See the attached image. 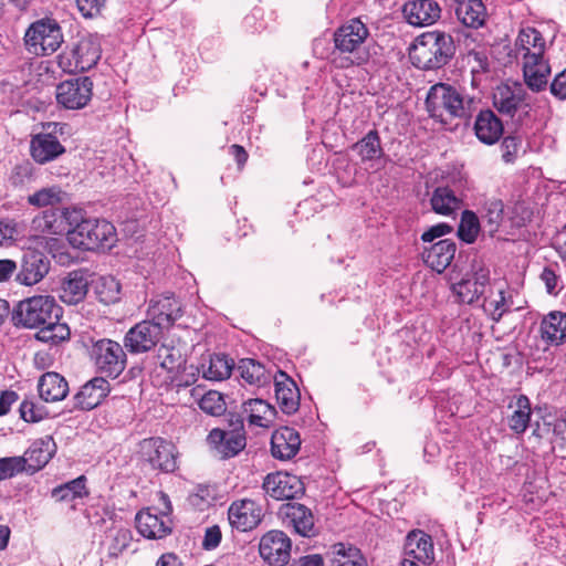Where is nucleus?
<instances>
[{"label":"nucleus","mask_w":566,"mask_h":566,"mask_svg":"<svg viewBox=\"0 0 566 566\" xmlns=\"http://www.w3.org/2000/svg\"><path fill=\"white\" fill-rule=\"evenodd\" d=\"M369 36L367 25L358 18H353L338 27L333 34L334 50L329 54V63L338 70L365 65L369 53L365 42Z\"/></svg>","instance_id":"1"},{"label":"nucleus","mask_w":566,"mask_h":566,"mask_svg":"<svg viewBox=\"0 0 566 566\" xmlns=\"http://www.w3.org/2000/svg\"><path fill=\"white\" fill-rule=\"evenodd\" d=\"M455 43L444 31H429L419 35L410 53L415 66L421 70H438L447 65L455 54Z\"/></svg>","instance_id":"2"},{"label":"nucleus","mask_w":566,"mask_h":566,"mask_svg":"<svg viewBox=\"0 0 566 566\" xmlns=\"http://www.w3.org/2000/svg\"><path fill=\"white\" fill-rule=\"evenodd\" d=\"M76 223L69 230V243L76 249L96 250L111 248L116 240L115 227L104 220L85 218L78 210Z\"/></svg>","instance_id":"3"},{"label":"nucleus","mask_w":566,"mask_h":566,"mask_svg":"<svg viewBox=\"0 0 566 566\" xmlns=\"http://www.w3.org/2000/svg\"><path fill=\"white\" fill-rule=\"evenodd\" d=\"M471 99L465 101L463 95L453 86L437 83L430 87L426 106L432 118L444 123L449 118H463L470 113Z\"/></svg>","instance_id":"4"},{"label":"nucleus","mask_w":566,"mask_h":566,"mask_svg":"<svg viewBox=\"0 0 566 566\" xmlns=\"http://www.w3.org/2000/svg\"><path fill=\"white\" fill-rule=\"evenodd\" d=\"M56 315H62V308L55 300L48 295H38L19 302L13 310L12 319L15 326L42 328L45 324H51Z\"/></svg>","instance_id":"5"},{"label":"nucleus","mask_w":566,"mask_h":566,"mask_svg":"<svg viewBox=\"0 0 566 566\" xmlns=\"http://www.w3.org/2000/svg\"><path fill=\"white\" fill-rule=\"evenodd\" d=\"M63 42L60 24L50 18L33 22L24 34V43L29 52L35 55H49L55 52Z\"/></svg>","instance_id":"6"},{"label":"nucleus","mask_w":566,"mask_h":566,"mask_svg":"<svg viewBox=\"0 0 566 566\" xmlns=\"http://www.w3.org/2000/svg\"><path fill=\"white\" fill-rule=\"evenodd\" d=\"M99 57V43L93 38H83L57 56V64L66 73L85 72L95 66Z\"/></svg>","instance_id":"7"},{"label":"nucleus","mask_w":566,"mask_h":566,"mask_svg":"<svg viewBox=\"0 0 566 566\" xmlns=\"http://www.w3.org/2000/svg\"><path fill=\"white\" fill-rule=\"evenodd\" d=\"M124 348L109 338H103L93 344L91 355L101 374L116 378L124 371L127 364Z\"/></svg>","instance_id":"8"},{"label":"nucleus","mask_w":566,"mask_h":566,"mask_svg":"<svg viewBox=\"0 0 566 566\" xmlns=\"http://www.w3.org/2000/svg\"><path fill=\"white\" fill-rule=\"evenodd\" d=\"M493 105L501 114L521 118L528 114L532 96L521 83L501 84L494 90Z\"/></svg>","instance_id":"9"},{"label":"nucleus","mask_w":566,"mask_h":566,"mask_svg":"<svg viewBox=\"0 0 566 566\" xmlns=\"http://www.w3.org/2000/svg\"><path fill=\"white\" fill-rule=\"evenodd\" d=\"M138 453L140 460L154 470L171 473L177 469L176 447L160 437L144 439L139 443Z\"/></svg>","instance_id":"10"},{"label":"nucleus","mask_w":566,"mask_h":566,"mask_svg":"<svg viewBox=\"0 0 566 566\" xmlns=\"http://www.w3.org/2000/svg\"><path fill=\"white\" fill-rule=\"evenodd\" d=\"M160 500L165 506L160 512L153 513L150 509L142 510L136 514V528L146 538L155 539L166 537L171 533V520L169 514L172 506L167 494L161 493Z\"/></svg>","instance_id":"11"},{"label":"nucleus","mask_w":566,"mask_h":566,"mask_svg":"<svg viewBox=\"0 0 566 566\" xmlns=\"http://www.w3.org/2000/svg\"><path fill=\"white\" fill-rule=\"evenodd\" d=\"M164 331L150 318L142 321L127 331L123 339V346L130 354L147 353L158 345Z\"/></svg>","instance_id":"12"},{"label":"nucleus","mask_w":566,"mask_h":566,"mask_svg":"<svg viewBox=\"0 0 566 566\" xmlns=\"http://www.w3.org/2000/svg\"><path fill=\"white\" fill-rule=\"evenodd\" d=\"M93 95V82L88 76H80L61 82L55 96L59 105L66 109L84 108Z\"/></svg>","instance_id":"13"},{"label":"nucleus","mask_w":566,"mask_h":566,"mask_svg":"<svg viewBox=\"0 0 566 566\" xmlns=\"http://www.w3.org/2000/svg\"><path fill=\"white\" fill-rule=\"evenodd\" d=\"M207 442L222 460L238 455L247 446L242 421L238 420L237 426L231 430L212 429L207 437Z\"/></svg>","instance_id":"14"},{"label":"nucleus","mask_w":566,"mask_h":566,"mask_svg":"<svg viewBox=\"0 0 566 566\" xmlns=\"http://www.w3.org/2000/svg\"><path fill=\"white\" fill-rule=\"evenodd\" d=\"M264 517L263 506L251 499L233 501L228 509L230 525L239 532L255 530Z\"/></svg>","instance_id":"15"},{"label":"nucleus","mask_w":566,"mask_h":566,"mask_svg":"<svg viewBox=\"0 0 566 566\" xmlns=\"http://www.w3.org/2000/svg\"><path fill=\"white\" fill-rule=\"evenodd\" d=\"M291 538L279 530L265 533L259 544V553L271 566H285L291 558Z\"/></svg>","instance_id":"16"},{"label":"nucleus","mask_w":566,"mask_h":566,"mask_svg":"<svg viewBox=\"0 0 566 566\" xmlns=\"http://www.w3.org/2000/svg\"><path fill=\"white\" fill-rule=\"evenodd\" d=\"M78 209L46 210L32 220V228L41 233L66 234L69 240V230L72 223H76Z\"/></svg>","instance_id":"17"},{"label":"nucleus","mask_w":566,"mask_h":566,"mask_svg":"<svg viewBox=\"0 0 566 566\" xmlns=\"http://www.w3.org/2000/svg\"><path fill=\"white\" fill-rule=\"evenodd\" d=\"M279 514L283 523L287 527H293L296 534L303 537H313L317 534L314 515L305 505L289 502L280 507Z\"/></svg>","instance_id":"18"},{"label":"nucleus","mask_w":566,"mask_h":566,"mask_svg":"<svg viewBox=\"0 0 566 566\" xmlns=\"http://www.w3.org/2000/svg\"><path fill=\"white\" fill-rule=\"evenodd\" d=\"M263 490L274 500H292L303 494L304 485L296 475L276 472L266 475Z\"/></svg>","instance_id":"19"},{"label":"nucleus","mask_w":566,"mask_h":566,"mask_svg":"<svg viewBox=\"0 0 566 566\" xmlns=\"http://www.w3.org/2000/svg\"><path fill=\"white\" fill-rule=\"evenodd\" d=\"M406 21L413 27H426L437 22L441 8L436 0H408L402 7Z\"/></svg>","instance_id":"20"},{"label":"nucleus","mask_w":566,"mask_h":566,"mask_svg":"<svg viewBox=\"0 0 566 566\" xmlns=\"http://www.w3.org/2000/svg\"><path fill=\"white\" fill-rule=\"evenodd\" d=\"M405 557L417 560L422 565H431L434 562L432 537L421 530L409 532L405 541Z\"/></svg>","instance_id":"21"},{"label":"nucleus","mask_w":566,"mask_h":566,"mask_svg":"<svg viewBox=\"0 0 566 566\" xmlns=\"http://www.w3.org/2000/svg\"><path fill=\"white\" fill-rule=\"evenodd\" d=\"M180 316V303L172 295H164L150 302L148 317L163 329H168Z\"/></svg>","instance_id":"22"},{"label":"nucleus","mask_w":566,"mask_h":566,"mask_svg":"<svg viewBox=\"0 0 566 566\" xmlns=\"http://www.w3.org/2000/svg\"><path fill=\"white\" fill-rule=\"evenodd\" d=\"M111 385L104 377H94L75 395V406L82 410L96 408L109 394Z\"/></svg>","instance_id":"23"},{"label":"nucleus","mask_w":566,"mask_h":566,"mask_svg":"<svg viewBox=\"0 0 566 566\" xmlns=\"http://www.w3.org/2000/svg\"><path fill=\"white\" fill-rule=\"evenodd\" d=\"M55 451V442L49 436L33 441L22 455L24 471L34 473L41 470L52 459Z\"/></svg>","instance_id":"24"},{"label":"nucleus","mask_w":566,"mask_h":566,"mask_svg":"<svg viewBox=\"0 0 566 566\" xmlns=\"http://www.w3.org/2000/svg\"><path fill=\"white\" fill-rule=\"evenodd\" d=\"M300 447V434L293 428L282 427L272 434L271 452L275 459L290 460L296 455Z\"/></svg>","instance_id":"25"},{"label":"nucleus","mask_w":566,"mask_h":566,"mask_svg":"<svg viewBox=\"0 0 566 566\" xmlns=\"http://www.w3.org/2000/svg\"><path fill=\"white\" fill-rule=\"evenodd\" d=\"M458 21L467 28H482L488 20L486 7L482 0H453Z\"/></svg>","instance_id":"26"},{"label":"nucleus","mask_w":566,"mask_h":566,"mask_svg":"<svg viewBox=\"0 0 566 566\" xmlns=\"http://www.w3.org/2000/svg\"><path fill=\"white\" fill-rule=\"evenodd\" d=\"M515 50L523 62L539 59L544 56L545 40L539 31L527 27L520 31L515 41Z\"/></svg>","instance_id":"27"},{"label":"nucleus","mask_w":566,"mask_h":566,"mask_svg":"<svg viewBox=\"0 0 566 566\" xmlns=\"http://www.w3.org/2000/svg\"><path fill=\"white\" fill-rule=\"evenodd\" d=\"M457 251L455 242L442 239L422 253L424 263L437 273H442L452 262Z\"/></svg>","instance_id":"28"},{"label":"nucleus","mask_w":566,"mask_h":566,"mask_svg":"<svg viewBox=\"0 0 566 566\" xmlns=\"http://www.w3.org/2000/svg\"><path fill=\"white\" fill-rule=\"evenodd\" d=\"M275 397L284 413L292 415L298 410L300 390L295 381L285 373L280 374V379L275 378Z\"/></svg>","instance_id":"29"},{"label":"nucleus","mask_w":566,"mask_h":566,"mask_svg":"<svg viewBox=\"0 0 566 566\" xmlns=\"http://www.w3.org/2000/svg\"><path fill=\"white\" fill-rule=\"evenodd\" d=\"M31 156L39 164H45L62 155L64 146L52 134H38L31 139Z\"/></svg>","instance_id":"30"},{"label":"nucleus","mask_w":566,"mask_h":566,"mask_svg":"<svg viewBox=\"0 0 566 566\" xmlns=\"http://www.w3.org/2000/svg\"><path fill=\"white\" fill-rule=\"evenodd\" d=\"M474 132L479 140L493 145L503 134V124L491 109L481 111L474 123Z\"/></svg>","instance_id":"31"},{"label":"nucleus","mask_w":566,"mask_h":566,"mask_svg":"<svg viewBox=\"0 0 566 566\" xmlns=\"http://www.w3.org/2000/svg\"><path fill=\"white\" fill-rule=\"evenodd\" d=\"M239 377L252 387H266L271 384L272 374L263 364L253 358H242L237 366Z\"/></svg>","instance_id":"32"},{"label":"nucleus","mask_w":566,"mask_h":566,"mask_svg":"<svg viewBox=\"0 0 566 566\" xmlns=\"http://www.w3.org/2000/svg\"><path fill=\"white\" fill-rule=\"evenodd\" d=\"M38 389L40 397L46 402L63 400L70 390L66 379L54 371L45 373L40 377Z\"/></svg>","instance_id":"33"},{"label":"nucleus","mask_w":566,"mask_h":566,"mask_svg":"<svg viewBox=\"0 0 566 566\" xmlns=\"http://www.w3.org/2000/svg\"><path fill=\"white\" fill-rule=\"evenodd\" d=\"M551 67L544 56L523 62V75L526 85L534 92L545 90Z\"/></svg>","instance_id":"34"},{"label":"nucleus","mask_w":566,"mask_h":566,"mask_svg":"<svg viewBox=\"0 0 566 566\" xmlns=\"http://www.w3.org/2000/svg\"><path fill=\"white\" fill-rule=\"evenodd\" d=\"M50 262L40 252L31 251L23 258L22 270L20 276H22V283H40L44 276L49 273Z\"/></svg>","instance_id":"35"},{"label":"nucleus","mask_w":566,"mask_h":566,"mask_svg":"<svg viewBox=\"0 0 566 566\" xmlns=\"http://www.w3.org/2000/svg\"><path fill=\"white\" fill-rule=\"evenodd\" d=\"M234 363L224 354H212L201 364L203 378L212 381L228 379L233 370Z\"/></svg>","instance_id":"36"},{"label":"nucleus","mask_w":566,"mask_h":566,"mask_svg":"<svg viewBox=\"0 0 566 566\" xmlns=\"http://www.w3.org/2000/svg\"><path fill=\"white\" fill-rule=\"evenodd\" d=\"M329 566H367L366 558L361 552L352 545L337 543L327 553Z\"/></svg>","instance_id":"37"},{"label":"nucleus","mask_w":566,"mask_h":566,"mask_svg":"<svg viewBox=\"0 0 566 566\" xmlns=\"http://www.w3.org/2000/svg\"><path fill=\"white\" fill-rule=\"evenodd\" d=\"M541 335L551 344H560L566 339V314L552 312L541 323Z\"/></svg>","instance_id":"38"},{"label":"nucleus","mask_w":566,"mask_h":566,"mask_svg":"<svg viewBox=\"0 0 566 566\" xmlns=\"http://www.w3.org/2000/svg\"><path fill=\"white\" fill-rule=\"evenodd\" d=\"M430 203L436 213L450 217L461 208L462 200L449 187H438L431 195Z\"/></svg>","instance_id":"39"},{"label":"nucleus","mask_w":566,"mask_h":566,"mask_svg":"<svg viewBox=\"0 0 566 566\" xmlns=\"http://www.w3.org/2000/svg\"><path fill=\"white\" fill-rule=\"evenodd\" d=\"M243 412L251 424L266 427L274 417L275 409L263 399H249L242 405Z\"/></svg>","instance_id":"40"},{"label":"nucleus","mask_w":566,"mask_h":566,"mask_svg":"<svg viewBox=\"0 0 566 566\" xmlns=\"http://www.w3.org/2000/svg\"><path fill=\"white\" fill-rule=\"evenodd\" d=\"M363 161H370L380 158L384 155L380 137L376 129L368 132L360 140L353 145Z\"/></svg>","instance_id":"41"},{"label":"nucleus","mask_w":566,"mask_h":566,"mask_svg":"<svg viewBox=\"0 0 566 566\" xmlns=\"http://www.w3.org/2000/svg\"><path fill=\"white\" fill-rule=\"evenodd\" d=\"M87 495L85 478L78 476L72 481L61 484L52 490V497L57 502H70Z\"/></svg>","instance_id":"42"},{"label":"nucleus","mask_w":566,"mask_h":566,"mask_svg":"<svg viewBox=\"0 0 566 566\" xmlns=\"http://www.w3.org/2000/svg\"><path fill=\"white\" fill-rule=\"evenodd\" d=\"M486 306L491 311L492 318L496 322L500 321L506 312L522 308V305L515 304L511 292L505 290H499L494 297L486 301Z\"/></svg>","instance_id":"43"},{"label":"nucleus","mask_w":566,"mask_h":566,"mask_svg":"<svg viewBox=\"0 0 566 566\" xmlns=\"http://www.w3.org/2000/svg\"><path fill=\"white\" fill-rule=\"evenodd\" d=\"M531 420V402L530 399L521 395L516 399V410L509 418V427L515 433H523L528 427Z\"/></svg>","instance_id":"44"},{"label":"nucleus","mask_w":566,"mask_h":566,"mask_svg":"<svg viewBox=\"0 0 566 566\" xmlns=\"http://www.w3.org/2000/svg\"><path fill=\"white\" fill-rule=\"evenodd\" d=\"M62 315H56L55 319H51V324H45L36 333V338L41 342L57 344L70 337V328L66 324L60 323Z\"/></svg>","instance_id":"45"},{"label":"nucleus","mask_w":566,"mask_h":566,"mask_svg":"<svg viewBox=\"0 0 566 566\" xmlns=\"http://www.w3.org/2000/svg\"><path fill=\"white\" fill-rule=\"evenodd\" d=\"M65 197V192L56 186L42 188L28 197V203L43 208L61 203Z\"/></svg>","instance_id":"46"},{"label":"nucleus","mask_w":566,"mask_h":566,"mask_svg":"<svg viewBox=\"0 0 566 566\" xmlns=\"http://www.w3.org/2000/svg\"><path fill=\"white\" fill-rule=\"evenodd\" d=\"M154 358L155 364L169 373L175 371L185 361L178 348L165 344L157 348Z\"/></svg>","instance_id":"47"},{"label":"nucleus","mask_w":566,"mask_h":566,"mask_svg":"<svg viewBox=\"0 0 566 566\" xmlns=\"http://www.w3.org/2000/svg\"><path fill=\"white\" fill-rule=\"evenodd\" d=\"M504 205L500 199H489L484 202L481 217L489 227V232L494 233L497 231L503 220Z\"/></svg>","instance_id":"48"},{"label":"nucleus","mask_w":566,"mask_h":566,"mask_svg":"<svg viewBox=\"0 0 566 566\" xmlns=\"http://www.w3.org/2000/svg\"><path fill=\"white\" fill-rule=\"evenodd\" d=\"M480 232V221L478 216L470 210H464L458 228V237L465 243H473Z\"/></svg>","instance_id":"49"},{"label":"nucleus","mask_w":566,"mask_h":566,"mask_svg":"<svg viewBox=\"0 0 566 566\" xmlns=\"http://www.w3.org/2000/svg\"><path fill=\"white\" fill-rule=\"evenodd\" d=\"M109 543L107 546V553L109 557L119 556L130 544L132 532L125 527H114L109 530L107 534Z\"/></svg>","instance_id":"50"},{"label":"nucleus","mask_w":566,"mask_h":566,"mask_svg":"<svg viewBox=\"0 0 566 566\" xmlns=\"http://www.w3.org/2000/svg\"><path fill=\"white\" fill-rule=\"evenodd\" d=\"M200 409L211 416H220L226 410V402L220 392L208 391L199 401Z\"/></svg>","instance_id":"51"},{"label":"nucleus","mask_w":566,"mask_h":566,"mask_svg":"<svg viewBox=\"0 0 566 566\" xmlns=\"http://www.w3.org/2000/svg\"><path fill=\"white\" fill-rule=\"evenodd\" d=\"M450 289L455 302L462 304H474L483 294V291H480L478 285H450Z\"/></svg>","instance_id":"52"},{"label":"nucleus","mask_w":566,"mask_h":566,"mask_svg":"<svg viewBox=\"0 0 566 566\" xmlns=\"http://www.w3.org/2000/svg\"><path fill=\"white\" fill-rule=\"evenodd\" d=\"M24 471L22 457L0 458V481L11 479Z\"/></svg>","instance_id":"53"},{"label":"nucleus","mask_w":566,"mask_h":566,"mask_svg":"<svg viewBox=\"0 0 566 566\" xmlns=\"http://www.w3.org/2000/svg\"><path fill=\"white\" fill-rule=\"evenodd\" d=\"M522 147V138L518 136H506L501 143V157L506 164H512L518 157Z\"/></svg>","instance_id":"54"},{"label":"nucleus","mask_w":566,"mask_h":566,"mask_svg":"<svg viewBox=\"0 0 566 566\" xmlns=\"http://www.w3.org/2000/svg\"><path fill=\"white\" fill-rule=\"evenodd\" d=\"M88 285H61L60 298L69 305H75L84 300Z\"/></svg>","instance_id":"55"},{"label":"nucleus","mask_w":566,"mask_h":566,"mask_svg":"<svg viewBox=\"0 0 566 566\" xmlns=\"http://www.w3.org/2000/svg\"><path fill=\"white\" fill-rule=\"evenodd\" d=\"M45 415V409L36 406L33 401L24 400L20 405V416L27 422L41 421Z\"/></svg>","instance_id":"56"},{"label":"nucleus","mask_w":566,"mask_h":566,"mask_svg":"<svg viewBox=\"0 0 566 566\" xmlns=\"http://www.w3.org/2000/svg\"><path fill=\"white\" fill-rule=\"evenodd\" d=\"M467 63L473 76L489 70V60L483 51H470L467 55Z\"/></svg>","instance_id":"57"},{"label":"nucleus","mask_w":566,"mask_h":566,"mask_svg":"<svg viewBox=\"0 0 566 566\" xmlns=\"http://www.w3.org/2000/svg\"><path fill=\"white\" fill-rule=\"evenodd\" d=\"M94 293L99 302L112 304L119 300L122 285H94Z\"/></svg>","instance_id":"58"},{"label":"nucleus","mask_w":566,"mask_h":566,"mask_svg":"<svg viewBox=\"0 0 566 566\" xmlns=\"http://www.w3.org/2000/svg\"><path fill=\"white\" fill-rule=\"evenodd\" d=\"M222 533L219 525H212L206 528L202 539V547L206 551H212L220 545Z\"/></svg>","instance_id":"59"},{"label":"nucleus","mask_w":566,"mask_h":566,"mask_svg":"<svg viewBox=\"0 0 566 566\" xmlns=\"http://www.w3.org/2000/svg\"><path fill=\"white\" fill-rule=\"evenodd\" d=\"M18 235V224L13 220L0 221V244H9L15 240Z\"/></svg>","instance_id":"60"},{"label":"nucleus","mask_w":566,"mask_h":566,"mask_svg":"<svg viewBox=\"0 0 566 566\" xmlns=\"http://www.w3.org/2000/svg\"><path fill=\"white\" fill-rule=\"evenodd\" d=\"M452 230V227L446 222L437 223L421 234V240L423 242H432L438 238L451 233Z\"/></svg>","instance_id":"61"},{"label":"nucleus","mask_w":566,"mask_h":566,"mask_svg":"<svg viewBox=\"0 0 566 566\" xmlns=\"http://www.w3.org/2000/svg\"><path fill=\"white\" fill-rule=\"evenodd\" d=\"M76 3L84 17H94L99 13L105 0H76Z\"/></svg>","instance_id":"62"},{"label":"nucleus","mask_w":566,"mask_h":566,"mask_svg":"<svg viewBox=\"0 0 566 566\" xmlns=\"http://www.w3.org/2000/svg\"><path fill=\"white\" fill-rule=\"evenodd\" d=\"M471 272L474 283H488L490 280V269L481 260H474L472 262Z\"/></svg>","instance_id":"63"},{"label":"nucleus","mask_w":566,"mask_h":566,"mask_svg":"<svg viewBox=\"0 0 566 566\" xmlns=\"http://www.w3.org/2000/svg\"><path fill=\"white\" fill-rule=\"evenodd\" d=\"M551 92L555 97L566 99V69L555 76L551 84Z\"/></svg>","instance_id":"64"}]
</instances>
